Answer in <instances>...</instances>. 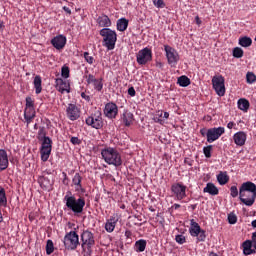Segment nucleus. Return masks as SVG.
I'll use <instances>...</instances> for the list:
<instances>
[{
	"label": "nucleus",
	"mask_w": 256,
	"mask_h": 256,
	"mask_svg": "<svg viewBox=\"0 0 256 256\" xmlns=\"http://www.w3.org/2000/svg\"><path fill=\"white\" fill-rule=\"evenodd\" d=\"M239 45L241 47H251V45H253V40L251 37L243 36L239 38Z\"/></svg>",
	"instance_id": "nucleus-33"
},
{
	"label": "nucleus",
	"mask_w": 256,
	"mask_h": 256,
	"mask_svg": "<svg viewBox=\"0 0 256 256\" xmlns=\"http://www.w3.org/2000/svg\"><path fill=\"white\" fill-rule=\"evenodd\" d=\"M152 3L157 9H165L166 7L165 1L163 0H152Z\"/></svg>",
	"instance_id": "nucleus-41"
},
{
	"label": "nucleus",
	"mask_w": 256,
	"mask_h": 256,
	"mask_svg": "<svg viewBox=\"0 0 256 256\" xmlns=\"http://www.w3.org/2000/svg\"><path fill=\"white\" fill-rule=\"evenodd\" d=\"M233 141L237 147H243L247 143V133L243 131L236 132L233 135Z\"/></svg>",
	"instance_id": "nucleus-18"
},
{
	"label": "nucleus",
	"mask_w": 256,
	"mask_h": 256,
	"mask_svg": "<svg viewBox=\"0 0 256 256\" xmlns=\"http://www.w3.org/2000/svg\"><path fill=\"white\" fill-rule=\"evenodd\" d=\"M165 65L162 63V62H156V67L158 68V69H161V70H163V67H164Z\"/></svg>",
	"instance_id": "nucleus-61"
},
{
	"label": "nucleus",
	"mask_w": 256,
	"mask_h": 256,
	"mask_svg": "<svg viewBox=\"0 0 256 256\" xmlns=\"http://www.w3.org/2000/svg\"><path fill=\"white\" fill-rule=\"evenodd\" d=\"M101 156L108 165H114V167H121L123 165L121 153L116 148L106 147L102 149Z\"/></svg>",
	"instance_id": "nucleus-2"
},
{
	"label": "nucleus",
	"mask_w": 256,
	"mask_h": 256,
	"mask_svg": "<svg viewBox=\"0 0 256 256\" xmlns=\"http://www.w3.org/2000/svg\"><path fill=\"white\" fill-rule=\"evenodd\" d=\"M99 33L101 37H103V47H106L108 51H113V49H115V44L117 43V32L110 28H103Z\"/></svg>",
	"instance_id": "nucleus-5"
},
{
	"label": "nucleus",
	"mask_w": 256,
	"mask_h": 256,
	"mask_svg": "<svg viewBox=\"0 0 256 256\" xmlns=\"http://www.w3.org/2000/svg\"><path fill=\"white\" fill-rule=\"evenodd\" d=\"M184 163L186 165H189V167H193L194 161L192 159H190V158H185Z\"/></svg>",
	"instance_id": "nucleus-55"
},
{
	"label": "nucleus",
	"mask_w": 256,
	"mask_h": 256,
	"mask_svg": "<svg viewBox=\"0 0 256 256\" xmlns=\"http://www.w3.org/2000/svg\"><path fill=\"white\" fill-rule=\"evenodd\" d=\"M211 151H213V145H208L203 148V153L206 159H211Z\"/></svg>",
	"instance_id": "nucleus-39"
},
{
	"label": "nucleus",
	"mask_w": 256,
	"mask_h": 256,
	"mask_svg": "<svg viewBox=\"0 0 256 256\" xmlns=\"http://www.w3.org/2000/svg\"><path fill=\"white\" fill-rule=\"evenodd\" d=\"M85 123L86 125H88V127H91L92 129H103V125H105V123L103 122V114L101 113V111L97 110L90 116L86 117Z\"/></svg>",
	"instance_id": "nucleus-7"
},
{
	"label": "nucleus",
	"mask_w": 256,
	"mask_h": 256,
	"mask_svg": "<svg viewBox=\"0 0 256 256\" xmlns=\"http://www.w3.org/2000/svg\"><path fill=\"white\" fill-rule=\"evenodd\" d=\"M195 22H196V25H198V27H200L201 23H203V21H201V18H199V16L195 17Z\"/></svg>",
	"instance_id": "nucleus-60"
},
{
	"label": "nucleus",
	"mask_w": 256,
	"mask_h": 256,
	"mask_svg": "<svg viewBox=\"0 0 256 256\" xmlns=\"http://www.w3.org/2000/svg\"><path fill=\"white\" fill-rule=\"evenodd\" d=\"M233 57L236 59H241L243 57V49L236 47L233 49Z\"/></svg>",
	"instance_id": "nucleus-43"
},
{
	"label": "nucleus",
	"mask_w": 256,
	"mask_h": 256,
	"mask_svg": "<svg viewBox=\"0 0 256 256\" xmlns=\"http://www.w3.org/2000/svg\"><path fill=\"white\" fill-rule=\"evenodd\" d=\"M120 119L125 127H131V125H133V121H135V116L129 110H124Z\"/></svg>",
	"instance_id": "nucleus-19"
},
{
	"label": "nucleus",
	"mask_w": 256,
	"mask_h": 256,
	"mask_svg": "<svg viewBox=\"0 0 256 256\" xmlns=\"http://www.w3.org/2000/svg\"><path fill=\"white\" fill-rule=\"evenodd\" d=\"M70 70L69 66H63L61 69V76L64 77V79H69Z\"/></svg>",
	"instance_id": "nucleus-45"
},
{
	"label": "nucleus",
	"mask_w": 256,
	"mask_h": 256,
	"mask_svg": "<svg viewBox=\"0 0 256 256\" xmlns=\"http://www.w3.org/2000/svg\"><path fill=\"white\" fill-rule=\"evenodd\" d=\"M230 195L233 198L238 197L239 190L237 189V186H231V188H230Z\"/></svg>",
	"instance_id": "nucleus-49"
},
{
	"label": "nucleus",
	"mask_w": 256,
	"mask_h": 256,
	"mask_svg": "<svg viewBox=\"0 0 256 256\" xmlns=\"http://www.w3.org/2000/svg\"><path fill=\"white\" fill-rule=\"evenodd\" d=\"M63 243L67 251H75V249L81 245V242H79V234L75 231L67 232L64 236Z\"/></svg>",
	"instance_id": "nucleus-6"
},
{
	"label": "nucleus",
	"mask_w": 256,
	"mask_h": 256,
	"mask_svg": "<svg viewBox=\"0 0 256 256\" xmlns=\"http://www.w3.org/2000/svg\"><path fill=\"white\" fill-rule=\"evenodd\" d=\"M217 181L219 185H227V183H229V175H227V172H219L217 175Z\"/></svg>",
	"instance_id": "nucleus-32"
},
{
	"label": "nucleus",
	"mask_w": 256,
	"mask_h": 256,
	"mask_svg": "<svg viewBox=\"0 0 256 256\" xmlns=\"http://www.w3.org/2000/svg\"><path fill=\"white\" fill-rule=\"evenodd\" d=\"M163 119H169V112H163Z\"/></svg>",
	"instance_id": "nucleus-64"
},
{
	"label": "nucleus",
	"mask_w": 256,
	"mask_h": 256,
	"mask_svg": "<svg viewBox=\"0 0 256 256\" xmlns=\"http://www.w3.org/2000/svg\"><path fill=\"white\" fill-rule=\"evenodd\" d=\"M9 167V156L5 149H0V173Z\"/></svg>",
	"instance_id": "nucleus-20"
},
{
	"label": "nucleus",
	"mask_w": 256,
	"mask_h": 256,
	"mask_svg": "<svg viewBox=\"0 0 256 256\" xmlns=\"http://www.w3.org/2000/svg\"><path fill=\"white\" fill-rule=\"evenodd\" d=\"M127 27H129V20L126 18H120L117 21V29L118 31H127Z\"/></svg>",
	"instance_id": "nucleus-31"
},
{
	"label": "nucleus",
	"mask_w": 256,
	"mask_h": 256,
	"mask_svg": "<svg viewBox=\"0 0 256 256\" xmlns=\"http://www.w3.org/2000/svg\"><path fill=\"white\" fill-rule=\"evenodd\" d=\"M62 176H63V180L62 183L63 185H65L66 187L69 186V176H67L66 172H62Z\"/></svg>",
	"instance_id": "nucleus-52"
},
{
	"label": "nucleus",
	"mask_w": 256,
	"mask_h": 256,
	"mask_svg": "<svg viewBox=\"0 0 256 256\" xmlns=\"http://www.w3.org/2000/svg\"><path fill=\"white\" fill-rule=\"evenodd\" d=\"M81 247L84 251V256H91L93 254V247H95V235L89 231L85 230L81 234Z\"/></svg>",
	"instance_id": "nucleus-4"
},
{
	"label": "nucleus",
	"mask_w": 256,
	"mask_h": 256,
	"mask_svg": "<svg viewBox=\"0 0 256 256\" xmlns=\"http://www.w3.org/2000/svg\"><path fill=\"white\" fill-rule=\"evenodd\" d=\"M153 121L155 123H159V125H165V119L157 117L156 114L153 118Z\"/></svg>",
	"instance_id": "nucleus-53"
},
{
	"label": "nucleus",
	"mask_w": 256,
	"mask_h": 256,
	"mask_svg": "<svg viewBox=\"0 0 256 256\" xmlns=\"http://www.w3.org/2000/svg\"><path fill=\"white\" fill-rule=\"evenodd\" d=\"M145 249H147V240L140 239L135 242L134 251H136V253H143Z\"/></svg>",
	"instance_id": "nucleus-27"
},
{
	"label": "nucleus",
	"mask_w": 256,
	"mask_h": 256,
	"mask_svg": "<svg viewBox=\"0 0 256 256\" xmlns=\"http://www.w3.org/2000/svg\"><path fill=\"white\" fill-rule=\"evenodd\" d=\"M55 87L59 93H71V84L69 81L63 80L62 78L55 79Z\"/></svg>",
	"instance_id": "nucleus-16"
},
{
	"label": "nucleus",
	"mask_w": 256,
	"mask_h": 256,
	"mask_svg": "<svg viewBox=\"0 0 256 256\" xmlns=\"http://www.w3.org/2000/svg\"><path fill=\"white\" fill-rule=\"evenodd\" d=\"M164 51L166 53L168 65H170V67H177V63H179L180 59L179 52H177L175 48L169 45H164Z\"/></svg>",
	"instance_id": "nucleus-8"
},
{
	"label": "nucleus",
	"mask_w": 256,
	"mask_h": 256,
	"mask_svg": "<svg viewBox=\"0 0 256 256\" xmlns=\"http://www.w3.org/2000/svg\"><path fill=\"white\" fill-rule=\"evenodd\" d=\"M207 131H208L207 128L200 129V135L207 138Z\"/></svg>",
	"instance_id": "nucleus-57"
},
{
	"label": "nucleus",
	"mask_w": 256,
	"mask_h": 256,
	"mask_svg": "<svg viewBox=\"0 0 256 256\" xmlns=\"http://www.w3.org/2000/svg\"><path fill=\"white\" fill-rule=\"evenodd\" d=\"M70 143H72V145H81L82 141L79 137L72 136L70 138Z\"/></svg>",
	"instance_id": "nucleus-51"
},
{
	"label": "nucleus",
	"mask_w": 256,
	"mask_h": 256,
	"mask_svg": "<svg viewBox=\"0 0 256 256\" xmlns=\"http://www.w3.org/2000/svg\"><path fill=\"white\" fill-rule=\"evenodd\" d=\"M38 141H43L45 139H50L49 136H47V130H45V127H40L38 130Z\"/></svg>",
	"instance_id": "nucleus-35"
},
{
	"label": "nucleus",
	"mask_w": 256,
	"mask_h": 256,
	"mask_svg": "<svg viewBox=\"0 0 256 256\" xmlns=\"http://www.w3.org/2000/svg\"><path fill=\"white\" fill-rule=\"evenodd\" d=\"M96 80H97V78H95V76L93 74H89L86 76V83L88 85L93 84Z\"/></svg>",
	"instance_id": "nucleus-50"
},
{
	"label": "nucleus",
	"mask_w": 256,
	"mask_h": 256,
	"mask_svg": "<svg viewBox=\"0 0 256 256\" xmlns=\"http://www.w3.org/2000/svg\"><path fill=\"white\" fill-rule=\"evenodd\" d=\"M236 126H237V124H235V122H229L227 124V128L228 129H235Z\"/></svg>",
	"instance_id": "nucleus-58"
},
{
	"label": "nucleus",
	"mask_w": 256,
	"mask_h": 256,
	"mask_svg": "<svg viewBox=\"0 0 256 256\" xmlns=\"http://www.w3.org/2000/svg\"><path fill=\"white\" fill-rule=\"evenodd\" d=\"M53 251H55V245L53 244V240H47L46 254L51 255Z\"/></svg>",
	"instance_id": "nucleus-36"
},
{
	"label": "nucleus",
	"mask_w": 256,
	"mask_h": 256,
	"mask_svg": "<svg viewBox=\"0 0 256 256\" xmlns=\"http://www.w3.org/2000/svg\"><path fill=\"white\" fill-rule=\"evenodd\" d=\"M39 182H40V186L42 187V189H48V187H49V178L43 177Z\"/></svg>",
	"instance_id": "nucleus-48"
},
{
	"label": "nucleus",
	"mask_w": 256,
	"mask_h": 256,
	"mask_svg": "<svg viewBox=\"0 0 256 256\" xmlns=\"http://www.w3.org/2000/svg\"><path fill=\"white\" fill-rule=\"evenodd\" d=\"M136 61L138 65H147L149 61H153V51L145 47L136 54Z\"/></svg>",
	"instance_id": "nucleus-10"
},
{
	"label": "nucleus",
	"mask_w": 256,
	"mask_h": 256,
	"mask_svg": "<svg viewBox=\"0 0 256 256\" xmlns=\"http://www.w3.org/2000/svg\"><path fill=\"white\" fill-rule=\"evenodd\" d=\"M51 45L58 51H61V49H64L65 45H67V37L58 35L51 40Z\"/></svg>",
	"instance_id": "nucleus-17"
},
{
	"label": "nucleus",
	"mask_w": 256,
	"mask_h": 256,
	"mask_svg": "<svg viewBox=\"0 0 256 256\" xmlns=\"http://www.w3.org/2000/svg\"><path fill=\"white\" fill-rule=\"evenodd\" d=\"M95 91L101 92L103 91V80L96 79V81L92 84Z\"/></svg>",
	"instance_id": "nucleus-37"
},
{
	"label": "nucleus",
	"mask_w": 256,
	"mask_h": 256,
	"mask_svg": "<svg viewBox=\"0 0 256 256\" xmlns=\"http://www.w3.org/2000/svg\"><path fill=\"white\" fill-rule=\"evenodd\" d=\"M194 237H197L198 241L204 242L205 239H207L206 231L202 229V230H200L198 236H194Z\"/></svg>",
	"instance_id": "nucleus-47"
},
{
	"label": "nucleus",
	"mask_w": 256,
	"mask_h": 256,
	"mask_svg": "<svg viewBox=\"0 0 256 256\" xmlns=\"http://www.w3.org/2000/svg\"><path fill=\"white\" fill-rule=\"evenodd\" d=\"M83 57L89 65H93L95 63V58L89 54V52H84Z\"/></svg>",
	"instance_id": "nucleus-40"
},
{
	"label": "nucleus",
	"mask_w": 256,
	"mask_h": 256,
	"mask_svg": "<svg viewBox=\"0 0 256 256\" xmlns=\"http://www.w3.org/2000/svg\"><path fill=\"white\" fill-rule=\"evenodd\" d=\"M222 135H225V127H214L207 130V143H215Z\"/></svg>",
	"instance_id": "nucleus-13"
},
{
	"label": "nucleus",
	"mask_w": 256,
	"mask_h": 256,
	"mask_svg": "<svg viewBox=\"0 0 256 256\" xmlns=\"http://www.w3.org/2000/svg\"><path fill=\"white\" fill-rule=\"evenodd\" d=\"M66 117L70 121H77V119H79V117H81V110L75 104H68V106L66 108Z\"/></svg>",
	"instance_id": "nucleus-14"
},
{
	"label": "nucleus",
	"mask_w": 256,
	"mask_h": 256,
	"mask_svg": "<svg viewBox=\"0 0 256 256\" xmlns=\"http://www.w3.org/2000/svg\"><path fill=\"white\" fill-rule=\"evenodd\" d=\"M131 235H132L131 231H129V230H126V231H125V237H126L127 239H130Z\"/></svg>",
	"instance_id": "nucleus-63"
},
{
	"label": "nucleus",
	"mask_w": 256,
	"mask_h": 256,
	"mask_svg": "<svg viewBox=\"0 0 256 256\" xmlns=\"http://www.w3.org/2000/svg\"><path fill=\"white\" fill-rule=\"evenodd\" d=\"M237 105L238 109H240V111H244V113H247V111H249V107L251 106L249 100L245 98H240L237 102Z\"/></svg>",
	"instance_id": "nucleus-30"
},
{
	"label": "nucleus",
	"mask_w": 256,
	"mask_h": 256,
	"mask_svg": "<svg viewBox=\"0 0 256 256\" xmlns=\"http://www.w3.org/2000/svg\"><path fill=\"white\" fill-rule=\"evenodd\" d=\"M159 119H163V110H159L155 114Z\"/></svg>",
	"instance_id": "nucleus-59"
},
{
	"label": "nucleus",
	"mask_w": 256,
	"mask_h": 256,
	"mask_svg": "<svg viewBox=\"0 0 256 256\" xmlns=\"http://www.w3.org/2000/svg\"><path fill=\"white\" fill-rule=\"evenodd\" d=\"M63 11H65V13H67L68 15H71V10H70L69 7L64 6V7H63Z\"/></svg>",
	"instance_id": "nucleus-62"
},
{
	"label": "nucleus",
	"mask_w": 256,
	"mask_h": 256,
	"mask_svg": "<svg viewBox=\"0 0 256 256\" xmlns=\"http://www.w3.org/2000/svg\"><path fill=\"white\" fill-rule=\"evenodd\" d=\"M81 97H82V99H85V101H91V96L90 95H86V93L85 92H82L81 93Z\"/></svg>",
	"instance_id": "nucleus-56"
},
{
	"label": "nucleus",
	"mask_w": 256,
	"mask_h": 256,
	"mask_svg": "<svg viewBox=\"0 0 256 256\" xmlns=\"http://www.w3.org/2000/svg\"><path fill=\"white\" fill-rule=\"evenodd\" d=\"M212 87L219 97L225 96V78L223 76H214L212 78Z\"/></svg>",
	"instance_id": "nucleus-12"
},
{
	"label": "nucleus",
	"mask_w": 256,
	"mask_h": 256,
	"mask_svg": "<svg viewBox=\"0 0 256 256\" xmlns=\"http://www.w3.org/2000/svg\"><path fill=\"white\" fill-rule=\"evenodd\" d=\"M43 80L41 79V76L37 75L34 77L33 85L35 89L36 95H39L41 91H43Z\"/></svg>",
	"instance_id": "nucleus-29"
},
{
	"label": "nucleus",
	"mask_w": 256,
	"mask_h": 256,
	"mask_svg": "<svg viewBox=\"0 0 256 256\" xmlns=\"http://www.w3.org/2000/svg\"><path fill=\"white\" fill-rule=\"evenodd\" d=\"M26 109H35V100L30 96L26 97Z\"/></svg>",
	"instance_id": "nucleus-42"
},
{
	"label": "nucleus",
	"mask_w": 256,
	"mask_h": 256,
	"mask_svg": "<svg viewBox=\"0 0 256 256\" xmlns=\"http://www.w3.org/2000/svg\"><path fill=\"white\" fill-rule=\"evenodd\" d=\"M177 83L180 85V87H189V85H191V79L183 75L178 78Z\"/></svg>",
	"instance_id": "nucleus-34"
},
{
	"label": "nucleus",
	"mask_w": 256,
	"mask_h": 256,
	"mask_svg": "<svg viewBox=\"0 0 256 256\" xmlns=\"http://www.w3.org/2000/svg\"><path fill=\"white\" fill-rule=\"evenodd\" d=\"M228 223H230V225H235V223H237V215L233 212L228 214Z\"/></svg>",
	"instance_id": "nucleus-46"
},
{
	"label": "nucleus",
	"mask_w": 256,
	"mask_h": 256,
	"mask_svg": "<svg viewBox=\"0 0 256 256\" xmlns=\"http://www.w3.org/2000/svg\"><path fill=\"white\" fill-rule=\"evenodd\" d=\"M119 219L115 216H110V218L106 221L105 229L107 233H113L115 231V227H117Z\"/></svg>",
	"instance_id": "nucleus-23"
},
{
	"label": "nucleus",
	"mask_w": 256,
	"mask_h": 256,
	"mask_svg": "<svg viewBox=\"0 0 256 256\" xmlns=\"http://www.w3.org/2000/svg\"><path fill=\"white\" fill-rule=\"evenodd\" d=\"M246 81L249 83V85H253V83L256 82V76L253 72H248L246 74Z\"/></svg>",
	"instance_id": "nucleus-38"
},
{
	"label": "nucleus",
	"mask_w": 256,
	"mask_h": 256,
	"mask_svg": "<svg viewBox=\"0 0 256 256\" xmlns=\"http://www.w3.org/2000/svg\"><path fill=\"white\" fill-rule=\"evenodd\" d=\"M203 193H208L212 196L219 195V188H217V186H215L213 183L208 182L206 187L203 189Z\"/></svg>",
	"instance_id": "nucleus-26"
},
{
	"label": "nucleus",
	"mask_w": 256,
	"mask_h": 256,
	"mask_svg": "<svg viewBox=\"0 0 256 256\" xmlns=\"http://www.w3.org/2000/svg\"><path fill=\"white\" fill-rule=\"evenodd\" d=\"M64 201L67 209L72 211L74 215H81V213H83V209H85V197L80 196L77 199L73 195H66Z\"/></svg>",
	"instance_id": "nucleus-3"
},
{
	"label": "nucleus",
	"mask_w": 256,
	"mask_h": 256,
	"mask_svg": "<svg viewBox=\"0 0 256 256\" xmlns=\"http://www.w3.org/2000/svg\"><path fill=\"white\" fill-rule=\"evenodd\" d=\"M171 192L177 201H183L187 197V186L181 182L174 183L171 186Z\"/></svg>",
	"instance_id": "nucleus-11"
},
{
	"label": "nucleus",
	"mask_w": 256,
	"mask_h": 256,
	"mask_svg": "<svg viewBox=\"0 0 256 256\" xmlns=\"http://www.w3.org/2000/svg\"><path fill=\"white\" fill-rule=\"evenodd\" d=\"M0 207H7V192L3 186H0ZM0 223H3V214L0 209Z\"/></svg>",
	"instance_id": "nucleus-21"
},
{
	"label": "nucleus",
	"mask_w": 256,
	"mask_h": 256,
	"mask_svg": "<svg viewBox=\"0 0 256 256\" xmlns=\"http://www.w3.org/2000/svg\"><path fill=\"white\" fill-rule=\"evenodd\" d=\"M239 199L247 207H253L256 199V185L251 181L241 184L239 188Z\"/></svg>",
	"instance_id": "nucleus-1"
},
{
	"label": "nucleus",
	"mask_w": 256,
	"mask_h": 256,
	"mask_svg": "<svg viewBox=\"0 0 256 256\" xmlns=\"http://www.w3.org/2000/svg\"><path fill=\"white\" fill-rule=\"evenodd\" d=\"M128 95H130V97H135V95H137V92L133 86L128 89Z\"/></svg>",
	"instance_id": "nucleus-54"
},
{
	"label": "nucleus",
	"mask_w": 256,
	"mask_h": 256,
	"mask_svg": "<svg viewBox=\"0 0 256 256\" xmlns=\"http://www.w3.org/2000/svg\"><path fill=\"white\" fill-rule=\"evenodd\" d=\"M40 141H42L40 148L41 160L45 163L46 161H49L51 151L53 150V140H51V138H45Z\"/></svg>",
	"instance_id": "nucleus-9"
},
{
	"label": "nucleus",
	"mask_w": 256,
	"mask_h": 256,
	"mask_svg": "<svg viewBox=\"0 0 256 256\" xmlns=\"http://www.w3.org/2000/svg\"><path fill=\"white\" fill-rule=\"evenodd\" d=\"M104 114L108 119H115L119 114V107L113 102H109L105 105Z\"/></svg>",
	"instance_id": "nucleus-15"
},
{
	"label": "nucleus",
	"mask_w": 256,
	"mask_h": 256,
	"mask_svg": "<svg viewBox=\"0 0 256 256\" xmlns=\"http://www.w3.org/2000/svg\"><path fill=\"white\" fill-rule=\"evenodd\" d=\"M175 241L176 243H178L179 245H183L185 243H187V239L185 238L184 235L182 234H178L175 236Z\"/></svg>",
	"instance_id": "nucleus-44"
},
{
	"label": "nucleus",
	"mask_w": 256,
	"mask_h": 256,
	"mask_svg": "<svg viewBox=\"0 0 256 256\" xmlns=\"http://www.w3.org/2000/svg\"><path fill=\"white\" fill-rule=\"evenodd\" d=\"M24 119L27 125H29L35 119V108H25Z\"/></svg>",
	"instance_id": "nucleus-28"
},
{
	"label": "nucleus",
	"mask_w": 256,
	"mask_h": 256,
	"mask_svg": "<svg viewBox=\"0 0 256 256\" xmlns=\"http://www.w3.org/2000/svg\"><path fill=\"white\" fill-rule=\"evenodd\" d=\"M96 23L98 27H104V29H107L108 27H111V19L109 16L102 14L96 19Z\"/></svg>",
	"instance_id": "nucleus-22"
},
{
	"label": "nucleus",
	"mask_w": 256,
	"mask_h": 256,
	"mask_svg": "<svg viewBox=\"0 0 256 256\" xmlns=\"http://www.w3.org/2000/svg\"><path fill=\"white\" fill-rule=\"evenodd\" d=\"M83 177L80 173H75L74 177L72 178V185H74L76 191H81L83 189Z\"/></svg>",
	"instance_id": "nucleus-25"
},
{
	"label": "nucleus",
	"mask_w": 256,
	"mask_h": 256,
	"mask_svg": "<svg viewBox=\"0 0 256 256\" xmlns=\"http://www.w3.org/2000/svg\"><path fill=\"white\" fill-rule=\"evenodd\" d=\"M201 226H199V223L195 222V219L190 220V229L189 233L192 237H198L199 233H201Z\"/></svg>",
	"instance_id": "nucleus-24"
}]
</instances>
